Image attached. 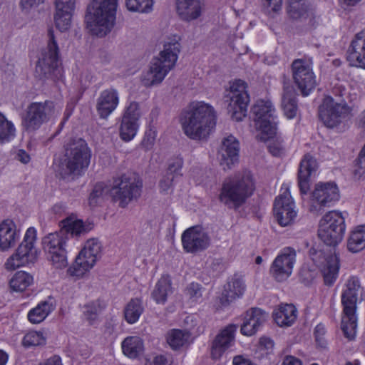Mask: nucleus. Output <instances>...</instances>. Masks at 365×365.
I'll use <instances>...</instances> for the list:
<instances>
[{"label": "nucleus", "instance_id": "f257e3e1", "mask_svg": "<svg viewBox=\"0 0 365 365\" xmlns=\"http://www.w3.org/2000/svg\"><path fill=\"white\" fill-rule=\"evenodd\" d=\"M180 122L184 133L190 139L201 140L209 136L216 125V115L212 106L198 102L182 112Z\"/></svg>", "mask_w": 365, "mask_h": 365}, {"label": "nucleus", "instance_id": "f03ea898", "mask_svg": "<svg viewBox=\"0 0 365 365\" xmlns=\"http://www.w3.org/2000/svg\"><path fill=\"white\" fill-rule=\"evenodd\" d=\"M118 0H93L88 6L86 21L91 33L103 37L110 33L115 22Z\"/></svg>", "mask_w": 365, "mask_h": 365}, {"label": "nucleus", "instance_id": "7ed1b4c3", "mask_svg": "<svg viewBox=\"0 0 365 365\" xmlns=\"http://www.w3.org/2000/svg\"><path fill=\"white\" fill-rule=\"evenodd\" d=\"M363 290L360 279L357 276L349 277L341 295L343 308L341 317V330L347 339H354L357 328V300L359 292Z\"/></svg>", "mask_w": 365, "mask_h": 365}, {"label": "nucleus", "instance_id": "20e7f679", "mask_svg": "<svg viewBox=\"0 0 365 365\" xmlns=\"http://www.w3.org/2000/svg\"><path fill=\"white\" fill-rule=\"evenodd\" d=\"M180 37L173 36L163 45V49L158 57L153 58L148 76L150 78L148 86L161 83L167 74L175 67L180 51Z\"/></svg>", "mask_w": 365, "mask_h": 365}, {"label": "nucleus", "instance_id": "39448f33", "mask_svg": "<svg viewBox=\"0 0 365 365\" xmlns=\"http://www.w3.org/2000/svg\"><path fill=\"white\" fill-rule=\"evenodd\" d=\"M61 65L58 46L56 41L53 30L51 28L48 30L47 46L41 51L36 71L42 78H50L56 81L59 80L63 76Z\"/></svg>", "mask_w": 365, "mask_h": 365}, {"label": "nucleus", "instance_id": "423d86ee", "mask_svg": "<svg viewBox=\"0 0 365 365\" xmlns=\"http://www.w3.org/2000/svg\"><path fill=\"white\" fill-rule=\"evenodd\" d=\"M254 122L257 130L260 131L259 139L267 141L276 136L277 130V115L271 101L259 99L252 108Z\"/></svg>", "mask_w": 365, "mask_h": 365}, {"label": "nucleus", "instance_id": "0eeeda50", "mask_svg": "<svg viewBox=\"0 0 365 365\" xmlns=\"http://www.w3.org/2000/svg\"><path fill=\"white\" fill-rule=\"evenodd\" d=\"M64 157L66 173L81 175L90 164L91 151L85 140L74 138L65 146Z\"/></svg>", "mask_w": 365, "mask_h": 365}, {"label": "nucleus", "instance_id": "6e6552de", "mask_svg": "<svg viewBox=\"0 0 365 365\" xmlns=\"http://www.w3.org/2000/svg\"><path fill=\"white\" fill-rule=\"evenodd\" d=\"M346 228L345 217L342 213L329 211L320 220L318 237L326 245L335 247L342 241Z\"/></svg>", "mask_w": 365, "mask_h": 365}, {"label": "nucleus", "instance_id": "1a4fd4ad", "mask_svg": "<svg viewBox=\"0 0 365 365\" xmlns=\"http://www.w3.org/2000/svg\"><path fill=\"white\" fill-rule=\"evenodd\" d=\"M36 230L31 227L24 235V240L15 253L10 256L4 264L8 271H13L29 263H34L37 259L38 252L35 247Z\"/></svg>", "mask_w": 365, "mask_h": 365}, {"label": "nucleus", "instance_id": "9d476101", "mask_svg": "<svg viewBox=\"0 0 365 365\" xmlns=\"http://www.w3.org/2000/svg\"><path fill=\"white\" fill-rule=\"evenodd\" d=\"M352 108L345 102L338 103L331 96H326L319 106V118L324 126L334 128L346 120Z\"/></svg>", "mask_w": 365, "mask_h": 365}, {"label": "nucleus", "instance_id": "9b49d317", "mask_svg": "<svg viewBox=\"0 0 365 365\" xmlns=\"http://www.w3.org/2000/svg\"><path fill=\"white\" fill-rule=\"evenodd\" d=\"M120 185L110 187L107 184H96L88 197L89 206L94 208L99 205L109 192L113 202H118L120 207H125L133 197L131 186L126 185L121 187Z\"/></svg>", "mask_w": 365, "mask_h": 365}, {"label": "nucleus", "instance_id": "f8f14e48", "mask_svg": "<svg viewBox=\"0 0 365 365\" xmlns=\"http://www.w3.org/2000/svg\"><path fill=\"white\" fill-rule=\"evenodd\" d=\"M54 113L52 101L31 103L26 108L22 116V126L27 132H34L48 122Z\"/></svg>", "mask_w": 365, "mask_h": 365}, {"label": "nucleus", "instance_id": "ddd939ff", "mask_svg": "<svg viewBox=\"0 0 365 365\" xmlns=\"http://www.w3.org/2000/svg\"><path fill=\"white\" fill-rule=\"evenodd\" d=\"M255 184H222L218 199L230 210H238L255 190Z\"/></svg>", "mask_w": 365, "mask_h": 365}, {"label": "nucleus", "instance_id": "4468645a", "mask_svg": "<svg viewBox=\"0 0 365 365\" xmlns=\"http://www.w3.org/2000/svg\"><path fill=\"white\" fill-rule=\"evenodd\" d=\"M181 244L185 253L195 255L210 247L211 237L201 225H195L182 232Z\"/></svg>", "mask_w": 365, "mask_h": 365}, {"label": "nucleus", "instance_id": "2eb2a0df", "mask_svg": "<svg viewBox=\"0 0 365 365\" xmlns=\"http://www.w3.org/2000/svg\"><path fill=\"white\" fill-rule=\"evenodd\" d=\"M247 84L242 79L235 80L230 85L228 110L232 113V118L241 121L247 115L250 96L247 93Z\"/></svg>", "mask_w": 365, "mask_h": 365}, {"label": "nucleus", "instance_id": "dca6fc26", "mask_svg": "<svg viewBox=\"0 0 365 365\" xmlns=\"http://www.w3.org/2000/svg\"><path fill=\"white\" fill-rule=\"evenodd\" d=\"M287 185L288 184H282V189H285V191L276 197L273 207L274 217L282 227L292 224L297 217L295 203Z\"/></svg>", "mask_w": 365, "mask_h": 365}, {"label": "nucleus", "instance_id": "f3484780", "mask_svg": "<svg viewBox=\"0 0 365 365\" xmlns=\"http://www.w3.org/2000/svg\"><path fill=\"white\" fill-rule=\"evenodd\" d=\"M296 258L297 252L293 247H284L272 263L269 269L270 274L277 282L287 279L292 273Z\"/></svg>", "mask_w": 365, "mask_h": 365}, {"label": "nucleus", "instance_id": "a211bd4d", "mask_svg": "<svg viewBox=\"0 0 365 365\" xmlns=\"http://www.w3.org/2000/svg\"><path fill=\"white\" fill-rule=\"evenodd\" d=\"M293 79L303 96H309L315 88L316 79L312 67L302 59H296L292 64Z\"/></svg>", "mask_w": 365, "mask_h": 365}, {"label": "nucleus", "instance_id": "6ab92c4d", "mask_svg": "<svg viewBox=\"0 0 365 365\" xmlns=\"http://www.w3.org/2000/svg\"><path fill=\"white\" fill-rule=\"evenodd\" d=\"M311 193V210L320 212L325 207H330L339 200L340 194L337 184H315Z\"/></svg>", "mask_w": 365, "mask_h": 365}, {"label": "nucleus", "instance_id": "aec40b11", "mask_svg": "<svg viewBox=\"0 0 365 365\" xmlns=\"http://www.w3.org/2000/svg\"><path fill=\"white\" fill-rule=\"evenodd\" d=\"M237 326L230 324L222 329L215 336L212 343L211 357L219 359L223 354L231 346L235 340Z\"/></svg>", "mask_w": 365, "mask_h": 365}, {"label": "nucleus", "instance_id": "412c9836", "mask_svg": "<svg viewBox=\"0 0 365 365\" xmlns=\"http://www.w3.org/2000/svg\"><path fill=\"white\" fill-rule=\"evenodd\" d=\"M267 314L262 309L252 307L247 310L244 322L240 327V333L247 336L255 334L267 321Z\"/></svg>", "mask_w": 365, "mask_h": 365}, {"label": "nucleus", "instance_id": "4be33fe9", "mask_svg": "<svg viewBox=\"0 0 365 365\" xmlns=\"http://www.w3.org/2000/svg\"><path fill=\"white\" fill-rule=\"evenodd\" d=\"M350 64L365 69V28L355 34L347 51Z\"/></svg>", "mask_w": 365, "mask_h": 365}, {"label": "nucleus", "instance_id": "5701e85b", "mask_svg": "<svg viewBox=\"0 0 365 365\" xmlns=\"http://www.w3.org/2000/svg\"><path fill=\"white\" fill-rule=\"evenodd\" d=\"M245 285L241 277H234L224 286L221 295L218 297L222 307H227L244 294Z\"/></svg>", "mask_w": 365, "mask_h": 365}, {"label": "nucleus", "instance_id": "b1692460", "mask_svg": "<svg viewBox=\"0 0 365 365\" xmlns=\"http://www.w3.org/2000/svg\"><path fill=\"white\" fill-rule=\"evenodd\" d=\"M137 130V103L131 102L127 107L121 123L120 135L125 141L134 138Z\"/></svg>", "mask_w": 365, "mask_h": 365}, {"label": "nucleus", "instance_id": "393cba45", "mask_svg": "<svg viewBox=\"0 0 365 365\" xmlns=\"http://www.w3.org/2000/svg\"><path fill=\"white\" fill-rule=\"evenodd\" d=\"M118 93L114 88H108L103 91L96 104L98 114L101 118H107L116 108L118 104Z\"/></svg>", "mask_w": 365, "mask_h": 365}, {"label": "nucleus", "instance_id": "a878e982", "mask_svg": "<svg viewBox=\"0 0 365 365\" xmlns=\"http://www.w3.org/2000/svg\"><path fill=\"white\" fill-rule=\"evenodd\" d=\"M222 150L223 153L220 164L230 169L239 160L240 143L235 136L230 135L223 139Z\"/></svg>", "mask_w": 365, "mask_h": 365}, {"label": "nucleus", "instance_id": "bb28decb", "mask_svg": "<svg viewBox=\"0 0 365 365\" xmlns=\"http://www.w3.org/2000/svg\"><path fill=\"white\" fill-rule=\"evenodd\" d=\"M20 237L16 224L11 220H6L0 224V250L6 251L15 246Z\"/></svg>", "mask_w": 365, "mask_h": 365}, {"label": "nucleus", "instance_id": "cd10ccee", "mask_svg": "<svg viewBox=\"0 0 365 365\" xmlns=\"http://www.w3.org/2000/svg\"><path fill=\"white\" fill-rule=\"evenodd\" d=\"M176 9L181 19L190 21L201 15L202 5L200 0H176Z\"/></svg>", "mask_w": 365, "mask_h": 365}, {"label": "nucleus", "instance_id": "c85d7f7f", "mask_svg": "<svg viewBox=\"0 0 365 365\" xmlns=\"http://www.w3.org/2000/svg\"><path fill=\"white\" fill-rule=\"evenodd\" d=\"M340 268L339 255L334 252L327 255L322 272L326 285L331 286L336 282Z\"/></svg>", "mask_w": 365, "mask_h": 365}, {"label": "nucleus", "instance_id": "c756f323", "mask_svg": "<svg viewBox=\"0 0 365 365\" xmlns=\"http://www.w3.org/2000/svg\"><path fill=\"white\" fill-rule=\"evenodd\" d=\"M101 248L102 246L98 240L95 238L89 239L86 242L78 257H79V259L88 262L93 267L101 257Z\"/></svg>", "mask_w": 365, "mask_h": 365}, {"label": "nucleus", "instance_id": "7c9ffc66", "mask_svg": "<svg viewBox=\"0 0 365 365\" xmlns=\"http://www.w3.org/2000/svg\"><path fill=\"white\" fill-rule=\"evenodd\" d=\"M297 312V309L293 304H282L274 311L273 318L279 327H289L295 322Z\"/></svg>", "mask_w": 365, "mask_h": 365}, {"label": "nucleus", "instance_id": "2f4dec72", "mask_svg": "<svg viewBox=\"0 0 365 365\" xmlns=\"http://www.w3.org/2000/svg\"><path fill=\"white\" fill-rule=\"evenodd\" d=\"M317 169V163L309 153L304 155L301 160L298 170V182H309L310 178Z\"/></svg>", "mask_w": 365, "mask_h": 365}, {"label": "nucleus", "instance_id": "473e14b6", "mask_svg": "<svg viewBox=\"0 0 365 365\" xmlns=\"http://www.w3.org/2000/svg\"><path fill=\"white\" fill-rule=\"evenodd\" d=\"M54 309L55 305L52 302L42 301L28 312V320L34 324H39L44 321Z\"/></svg>", "mask_w": 365, "mask_h": 365}, {"label": "nucleus", "instance_id": "72a5a7b5", "mask_svg": "<svg viewBox=\"0 0 365 365\" xmlns=\"http://www.w3.org/2000/svg\"><path fill=\"white\" fill-rule=\"evenodd\" d=\"M365 248V225L357 226L349 235L347 249L352 253H357Z\"/></svg>", "mask_w": 365, "mask_h": 365}, {"label": "nucleus", "instance_id": "f704fd0d", "mask_svg": "<svg viewBox=\"0 0 365 365\" xmlns=\"http://www.w3.org/2000/svg\"><path fill=\"white\" fill-rule=\"evenodd\" d=\"M172 283L168 275H163L155 284L152 292V297L157 304H164L168 298V293L171 292Z\"/></svg>", "mask_w": 365, "mask_h": 365}, {"label": "nucleus", "instance_id": "c9c22d12", "mask_svg": "<svg viewBox=\"0 0 365 365\" xmlns=\"http://www.w3.org/2000/svg\"><path fill=\"white\" fill-rule=\"evenodd\" d=\"M74 6H65L61 8L56 6L54 21L56 28L61 32L68 30L71 26L72 11Z\"/></svg>", "mask_w": 365, "mask_h": 365}, {"label": "nucleus", "instance_id": "e433bc0d", "mask_svg": "<svg viewBox=\"0 0 365 365\" xmlns=\"http://www.w3.org/2000/svg\"><path fill=\"white\" fill-rule=\"evenodd\" d=\"M183 158L176 156L170 160L165 172V179L160 182H175L182 176Z\"/></svg>", "mask_w": 365, "mask_h": 365}, {"label": "nucleus", "instance_id": "4c0bfd02", "mask_svg": "<svg viewBox=\"0 0 365 365\" xmlns=\"http://www.w3.org/2000/svg\"><path fill=\"white\" fill-rule=\"evenodd\" d=\"M63 223L66 232L76 237L85 235L92 229L91 224H86L81 220H74L71 217L66 219Z\"/></svg>", "mask_w": 365, "mask_h": 365}, {"label": "nucleus", "instance_id": "58836bf2", "mask_svg": "<svg viewBox=\"0 0 365 365\" xmlns=\"http://www.w3.org/2000/svg\"><path fill=\"white\" fill-rule=\"evenodd\" d=\"M42 245L48 254L54 253L64 249L65 240L61 233H50L43 238Z\"/></svg>", "mask_w": 365, "mask_h": 365}, {"label": "nucleus", "instance_id": "ea45409f", "mask_svg": "<svg viewBox=\"0 0 365 365\" xmlns=\"http://www.w3.org/2000/svg\"><path fill=\"white\" fill-rule=\"evenodd\" d=\"M33 282V276L24 271H19L10 279L9 285L15 292H23L31 285Z\"/></svg>", "mask_w": 365, "mask_h": 365}, {"label": "nucleus", "instance_id": "a19ab883", "mask_svg": "<svg viewBox=\"0 0 365 365\" xmlns=\"http://www.w3.org/2000/svg\"><path fill=\"white\" fill-rule=\"evenodd\" d=\"M106 304L101 299H97L83 306V314L84 318L92 324L96 322L99 314L106 308Z\"/></svg>", "mask_w": 365, "mask_h": 365}, {"label": "nucleus", "instance_id": "79ce46f5", "mask_svg": "<svg viewBox=\"0 0 365 365\" xmlns=\"http://www.w3.org/2000/svg\"><path fill=\"white\" fill-rule=\"evenodd\" d=\"M300 1L301 0H290L287 7V14L292 19H307L309 16V6L304 3L300 4Z\"/></svg>", "mask_w": 365, "mask_h": 365}, {"label": "nucleus", "instance_id": "37998d69", "mask_svg": "<svg viewBox=\"0 0 365 365\" xmlns=\"http://www.w3.org/2000/svg\"><path fill=\"white\" fill-rule=\"evenodd\" d=\"M190 334L178 329H173L168 333L167 342L174 350L183 346L188 341Z\"/></svg>", "mask_w": 365, "mask_h": 365}, {"label": "nucleus", "instance_id": "c03bdc74", "mask_svg": "<svg viewBox=\"0 0 365 365\" xmlns=\"http://www.w3.org/2000/svg\"><path fill=\"white\" fill-rule=\"evenodd\" d=\"M282 106L284 115L288 119H292L297 113V99L292 92H284L282 99Z\"/></svg>", "mask_w": 365, "mask_h": 365}, {"label": "nucleus", "instance_id": "a18cd8bd", "mask_svg": "<svg viewBox=\"0 0 365 365\" xmlns=\"http://www.w3.org/2000/svg\"><path fill=\"white\" fill-rule=\"evenodd\" d=\"M16 135V128L14 123L0 112V143L11 141Z\"/></svg>", "mask_w": 365, "mask_h": 365}, {"label": "nucleus", "instance_id": "49530a36", "mask_svg": "<svg viewBox=\"0 0 365 365\" xmlns=\"http://www.w3.org/2000/svg\"><path fill=\"white\" fill-rule=\"evenodd\" d=\"M92 268L88 262L79 259L77 256L75 263L67 269L66 273L68 276L78 279L83 277Z\"/></svg>", "mask_w": 365, "mask_h": 365}, {"label": "nucleus", "instance_id": "de8ad7c7", "mask_svg": "<svg viewBox=\"0 0 365 365\" xmlns=\"http://www.w3.org/2000/svg\"><path fill=\"white\" fill-rule=\"evenodd\" d=\"M46 338L41 331H31L23 339L22 344L24 346H39L45 344Z\"/></svg>", "mask_w": 365, "mask_h": 365}, {"label": "nucleus", "instance_id": "09e8293b", "mask_svg": "<svg viewBox=\"0 0 365 365\" xmlns=\"http://www.w3.org/2000/svg\"><path fill=\"white\" fill-rule=\"evenodd\" d=\"M123 354L129 358H137V337L128 336L122 342Z\"/></svg>", "mask_w": 365, "mask_h": 365}, {"label": "nucleus", "instance_id": "8fccbe9b", "mask_svg": "<svg viewBox=\"0 0 365 365\" xmlns=\"http://www.w3.org/2000/svg\"><path fill=\"white\" fill-rule=\"evenodd\" d=\"M327 329L324 324H318L314 330V337L316 345L318 348L326 349L327 347V341L325 338Z\"/></svg>", "mask_w": 365, "mask_h": 365}, {"label": "nucleus", "instance_id": "3c124183", "mask_svg": "<svg viewBox=\"0 0 365 365\" xmlns=\"http://www.w3.org/2000/svg\"><path fill=\"white\" fill-rule=\"evenodd\" d=\"M185 294L191 302L197 303L202 298V286L196 282H192L187 287Z\"/></svg>", "mask_w": 365, "mask_h": 365}, {"label": "nucleus", "instance_id": "603ef678", "mask_svg": "<svg viewBox=\"0 0 365 365\" xmlns=\"http://www.w3.org/2000/svg\"><path fill=\"white\" fill-rule=\"evenodd\" d=\"M50 258L53 265L57 269H61L67 265V259L65 249L50 253Z\"/></svg>", "mask_w": 365, "mask_h": 365}, {"label": "nucleus", "instance_id": "864d4df0", "mask_svg": "<svg viewBox=\"0 0 365 365\" xmlns=\"http://www.w3.org/2000/svg\"><path fill=\"white\" fill-rule=\"evenodd\" d=\"M124 316L125 320L129 324H133L137 322V302L135 299H131L125 307Z\"/></svg>", "mask_w": 365, "mask_h": 365}, {"label": "nucleus", "instance_id": "5fc2aeb1", "mask_svg": "<svg viewBox=\"0 0 365 365\" xmlns=\"http://www.w3.org/2000/svg\"><path fill=\"white\" fill-rule=\"evenodd\" d=\"M157 132L153 128H149L145 133V135L141 141V146L145 150L150 149L154 145Z\"/></svg>", "mask_w": 365, "mask_h": 365}, {"label": "nucleus", "instance_id": "6e6d98bb", "mask_svg": "<svg viewBox=\"0 0 365 365\" xmlns=\"http://www.w3.org/2000/svg\"><path fill=\"white\" fill-rule=\"evenodd\" d=\"M269 153L274 157H282L284 155V149L277 141L270 142L267 146Z\"/></svg>", "mask_w": 365, "mask_h": 365}, {"label": "nucleus", "instance_id": "4d7b16f0", "mask_svg": "<svg viewBox=\"0 0 365 365\" xmlns=\"http://www.w3.org/2000/svg\"><path fill=\"white\" fill-rule=\"evenodd\" d=\"M263 6L267 9L271 8L273 13H279L282 9V0H262ZM270 11H269V14Z\"/></svg>", "mask_w": 365, "mask_h": 365}, {"label": "nucleus", "instance_id": "13d9d810", "mask_svg": "<svg viewBox=\"0 0 365 365\" xmlns=\"http://www.w3.org/2000/svg\"><path fill=\"white\" fill-rule=\"evenodd\" d=\"M154 0H138V13H150L153 9Z\"/></svg>", "mask_w": 365, "mask_h": 365}, {"label": "nucleus", "instance_id": "bf43d9fd", "mask_svg": "<svg viewBox=\"0 0 365 365\" xmlns=\"http://www.w3.org/2000/svg\"><path fill=\"white\" fill-rule=\"evenodd\" d=\"M259 347L267 351H272L274 348V341L267 336H262L259 341Z\"/></svg>", "mask_w": 365, "mask_h": 365}, {"label": "nucleus", "instance_id": "052dcab7", "mask_svg": "<svg viewBox=\"0 0 365 365\" xmlns=\"http://www.w3.org/2000/svg\"><path fill=\"white\" fill-rule=\"evenodd\" d=\"M145 365H168V361L165 355L160 354L155 356L153 361L146 359Z\"/></svg>", "mask_w": 365, "mask_h": 365}, {"label": "nucleus", "instance_id": "680f3d73", "mask_svg": "<svg viewBox=\"0 0 365 365\" xmlns=\"http://www.w3.org/2000/svg\"><path fill=\"white\" fill-rule=\"evenodd\" d=\"M44 0H21V6L23 9H30L32 7L38 6L42 4Z\"/></svg>", "mask_w": 365, "mask_h": 365}, {"label": "nucleus", "instance_id": "e2e57ef3", "mask_svg": "<svg viewBox=\"0 0 365 365\" xmlns=\"http://www.w3.org/2000/svg\"><path fill=\"white\" fill-rule=\"evenodd\" d=\"M232 365H255L250 359L242 355L235 356L232 360Z\"/></svg>", "mask_w": 365, "mask_h": 365}, {"label": "nucleus", "instance_id": "0e129e2a", "mask_svg": "<svg viewBox=\"0 0 365 365\" xmlns=\"http://www.w3.org/2000/svg\"><path fill=\"white\" fill-rule=\"evenodd\" d=\"M38 365H63L60 356L54 355Z\"/></svg>", "mask_w": 365, "mask_h": 365}, {"label": "nucleus", "instance_id": "69168bd1", "mask_svg": "<svg viewBox=\"0 0 365 365\" xmlns=\"http://www.w3.org/2000/svg\"><path fill=\"white\" fill-rule=\"evenodd\" d=\"M15 158L24 164L29 163L30 160V155L24 150H19Z\"/></svg>", "mask_w": 365, "mask_h": 365}, {"label": "nucleus", "instance_id": "338daca9", "mask_svg": "<svg viewBox=\"0 0 365 365\" xmlns=\"http://www.w3.org/2000/svg\"><path fill=\"white\" fill-rule=\"evenodd\" d=\"M282 365H302L299 359L294 356H287Z\"/></svg>", "mask_w": 365, "mask_h": 365}, {"label": "nucleus", "instance_id": "774afa93", "mask_svg": "<svg viewBox=\"0 0 365 365\" xmlns=\"http://www.w3.org/2000/svg\"><path fill=\"white\" fill-rule=\"evenodd\" d=\"M237 182H254V179L250 171L245 170L244 172V175L241 180L237 181Z\"/></svg>", "mask_w": 365, "mask_h": 365}]
</instances>
